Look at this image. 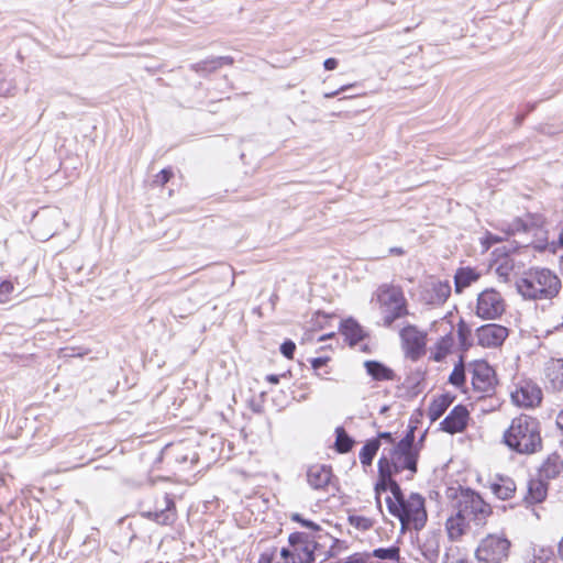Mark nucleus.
I'll return each instance as SVG.
<instances>
[{
  "label": "nucleus",
  "instance_id": "nucleus-1",
  "mask_svg": "<svg viewBox=\"0 0 563 563\" xmlns=\"http://www.w3.org/2000/svg\"><path fill=\"white\" fill-rule=\"evenodd\" d=\"M503 442L518 454L530 455L541 451L540 422L528 415L514 418L504 432Z\"/></svg>",
  "mask_w": 563,
  "mask_h": 563
},
{
  "label": "nucleus",
  "instance_id": "nucleus-2",
  "mask_svg": "<svg viewBox=\"0 0 563 563\" xmlns=\"http://www.w3.org/2000/svg\"><path fill=\"white\" fill-rule=\"evenodd\" d=\"M516 286L525 299L543 300L559 294L561 280L548 268H531L517 280Z\"/></svg>",
  "mask_w": 563,
  "mask_h": 563
},
{
  "label": "nucleus",
  "instance_id": "nucleus-3",
  "mask_svg": "<svg viewBox=\"0 0 563 563\" xmlns=\"http://www.w3.org/2000/svg\"><path fill=\"white\" fill-rule=\"evenodd\" d=\"M388 511L394 517L398 518L401 523V529L406 530L413 527L420 530L426 526L428 516L424 507V498L418 493H411L405 496L400 490V496L386 498Z\"/></svg>",
  "mask_w": 563,
  "mask_h": 563
},
{
  "label": "nucleus",
  "instance_id": "nucleus-4",
  "mask_svg": "<svg viewBox=\"0 0 563 563\" xmlns=\"http://www.w3.org/2000/svg\"><path fill=\"white\" fill-rule=\"evenodd\" d=\"M415 431L416 427H410L405 437L390 450L389 456H386L388 466L394 473L398 474L402 471H409L411 474L409 478H412L418 471L419 444L424 438L422 435L419 443H416Z\"/></svg>",
  "mask_w": 563,
  "mask_h": 563
},
{
  "label": "nucleus",
  "instance_id": "nucleus-5",
  "mask_svg": "<svg viewBox=\"0 0 563 563\" xmlns=\"http://www.w3.org/2000/svg\"><path fill=\"white\" fill-rule=\"evenodd\" d=\"M449 497L452 499L453 510H457L470 522L476 526L485 525L487 518L492 514V508L484 499L471 488H451Z\"/></svg>",
  "mask_w": 563,
  "mask_h": 563
},
{
  "label": "nucleus",
  "instance_id": "nucleus-6",
  "mask_svg": "<svg viewBox=\"0 0 563 563\" xmlns=\"http://www.w3.org/2000/svg\"><path fill=\"white\" fill-rule=\"evenodd\" d=\"M375 296L379 307L384 309L385 327H391L397 319L408 314L407 300L400 286L383 284Z\"/></svg>",
  "mask_w": 563,
  "mask_h": 563
},
{
  "label": "nucleus",
  "instance_id": "nucleus-7",
  "mask_svg": "<svg viewBox=\"0 0 563 563\" xmlns=\"http://www.w3.org/2000/svg\"><path fill=\"white\" fill-rule=\"evenodd\" d=\"M509 549L510 541L507 538L499 534H489L481 541L475 554L478 561L500 563L508 556Z\"/></svg>",
  "mask_w": 563,
  "mask_h": 563
},
{
  "label": "nucleus",
  "instance_id": "nucleus-8",
  "mask_svg": "<svg viewBox=\"0 0 563 563\" xmlns=\"http://www.w3.org/2000/svg\"><path fill=\"white\" fill-rule=\"evenodd\" d=\"M497 384L494 368L486 361L472 364V385L475 391L483 396L494 393Z\"/></svg>",
  "mask_w": 563,
  "mask_h": 563
},
{
  "label": "nucleus",
  "instance_id": "nucleus-9",
  "mask_svg": "<svg viewBox=\"0 0 563 563\" xmlns=\"http://www.w3.org/2000/svg\"><path fill=\"white\" fill-rule=\"evenodd\" d=\"M505 311L501 295L494 289H486L478 295L476 313L482 319L494 320Z\"/></svg>",
  "mask_w": 563,
  "mask_h": 563
},
{
  "label": "nucleus",
  "instance_id": "nucleus-10",
  "mask_svg": "<svg viewBox=\"0 0 563 563\" xmlns=\"http://www.w3.org/2000/svg\"><path fill=\"white\" fill-rule=\"evenodd\" d=\"M511 399L519 407L533 408L540 405L542 391L533 382L523 380L520 382L511 393Z\"/></svg>",
  "mask_w": 563,
  "mask_h": 563
},
{
  "label": "nucleus",
  "instance_id": "nucleus-11",
  "mask_svg": "<svg viewBox=\"0 0 563 563\" xmlns=\"http://www.w3.org/2000/svg\"><path fill=\"white\" fill-rule=\"evenodd\" d=\"M143 515L159 525H172L177 517L175 501L170 495L165 494L156 500L154 510L145 511Z\"/></svg>",
  "mask_w": 563,
  "mask_h": 563
},
{
  "label": "nucleus",
  "instance_id": "nucleus-12",
  "mask_svg": "<svg viewBox=\"0 0 563 563\" xmlns=\"http://www.w3.org/2000/svg\"><path fill=\"white\" fill-rule=\"evenodd\" d=\"M507 336L508 329L496 323L485 324L476 330L477 344L483 347H498Z\"/></svg>",
  "mask_w": 563,
  "mask_h": 563
},
{
  "label": "nucleus",
  "instance_id": "nucleus-13",
  "mask_svg": "<svg viewBox=\"0 0 563 563\" xmlns=\"http://www.w3.org/2000/svg\"><path fill=\"white\" fill-rule=\"evenodd\" d=\"M378 468V482L375 485V492L376 495H379L380 492H386L387 489L390 490L391 497L398 495L400 496V486L399 484L393 478L396 473H394L389 466L388 462L386 460V455H382L377 463Z\"/></svg>",
  "mask_w": 563,
  "mask_h": 563
},
{
  "label": "nucleus",
  "instance_id": "nucleus-14",
  "mask_svg": "<svg viewBox=\"0 0 563 563\" xmlns=\"http://www.w3.org/2000/svg\"><path fill=\"white\" fill-rule=\"evenodd\" d=\"M378 468V482L375 485V492L376 495H379L380 492H386L387 489L390 490L391 497L398 495L400 496V486L399 484L393 478L396 473H394L389 466L388 462L386 460V455H382L377 463Z\"/></svg>",
  "mask_w": 563,
  "mask_h": 563
},
{
  "label": "nucleus",
  "instance_id": "nucleus-15",
  "mask_svg": "<svg viewBox=\"0 0 563 563\" xmlns=\"http://www.w3.org/2000/svg\"><path fill=\"white\" fill-rule=\"evenodd\" d=\"M545 387L554 393L563 391V360L551 358L544 365Z\"/></svg>",
  "mask_w": 563,
  "mask_h": 563
},
{
  "label": "nucleus",
  "instance_id": "nucleus-16",
  "mask_svg": "<svg viewBox=\"0 0 563 563\" xmlns=\"http://www.w3.org/2000/svg\"><path fill=\"white\" fill-rule=\"evenodd\" d=\"M468 411L465 406L457 405L451 412L443 419L441 430L454 434L462 432L467 426Z\"/></svg>",
  "mask_w": 563,
  "mask_h": 563
},
{
  "label": "nucleus",
  "instance_id": "nucleus-17",
  "mask_svg": "<svg viewBox=\"0 0 563 563\" xmlns=\"http://www.w3.org/2000/svg\"><path fill=\"white\" fill-rule=\"evenodd\" d=\"M333 474L331 466L323 464H314L309 466L307 471V482L313 489H325L333 485Z\"/></svg>",
  "mask_w": 563,
  "mask_h": 563
},
{
  "label": "nucleus",
  "instance_id": "nucleus-18",
  "mask_svg": "<svg viewBox=\"0 0 563 563\" xmlns=\"http://www.w3.org/2000/svg\"><path fill=\"white\" fill-rule=\"evenodd\" d=\"M470 521L457 510H453L452 515L445 521V530L451 541H459L470 527Z\"/></svg>",
  "mask_w": 563,
  "mask_h": 563
},
{
  "label": "nucleus",
  "instance_id": "nucleus-19",
  "mask_svg": "<svg viewBox=\"0 0 563 563\" xmlns=\"http://www.w3.org/2000/svg\"><path fill=\"white\" fill-rule=\"evenodd\" d=\"M548 495V484L543 481L542 477L532 478L528 482L527 495L525 496V501L527 504L533 505L542 503Z\"/></svg>",
  "mask_w": 563,
  "mask_h": 563
},
{
  "label": "nucleus",
  "instance_id": "nucleus-20",
  "mask_svg": "<svg viewBox=\"0 0 563 563\" xmlns=\"http://www.w3.org/2000/svg\"><path fill=\"white\" fill-rule=\"evenodd\" d=\"M366 373L377 382L394 380L396 378L395 372L385 364L369 360L364 362Z\"/></svg>",
  "mask_w": 563,
  "mask_h": 563
},
{
  "label": "nucleus",
  "instance_id": "nucleus-21",
  "mask_svg": "<svg viewBox=\"0 0 563 563\" xmlns=\"http://www.w3.org/2000/svg\"><path fill=\"white\" fill-rule=\"evenodd\" d=\"M563 472V457L559 453H552L540 467L539 475L544 479H552Z\"/></svg>",
  "mask_w": 563,
  "mask_h": 563
},
{
  "label": "nucleus",
  "instance_id": "nucleus-22",
  "mask_svg": "<svg viewBox=\"0 0 563 563\" xmlns=\"http://www.w3.org/2000/svg\"><path fill=\"white\" fill-rule=\"evenodd\" d=\"M400 338L412 354L420 353L424 346L423 338L415 325H407L402 328L400 331Z\"/></svg>",
  "mask_w": 563,
  "mask_h": 563
},
{
  "label": "nucleus",
  "instance_id": "nucleus-23",
  "mask_svg": "<svg viewBox=\"0 0 563 563\" xmlns=\"http://www.w3.org/2000/svg\"><path fill=\"white\" fill-rule=\"evenodd\" d=\"M516 484L509 477H499L490 484L492 493L501 500L511 498L516 493Z\"/></svg>",
  "mask_w": 563,
  "mask_h": 563
},
{
  "label": "nucleus",
  "instance_id": "nucleus-24",
  "mask_svg": "<svg viewBox=\"0 0 563 563\" xmlns=\"http://www.w3.org/2000/svg\"><path fill=\"white\" fill-rule=\"evenodd\" d=\"M453 400L454 397L450 394H443L433 399L428 408V417L430 420L435 421L442 417Z\"/></svg>",
  "mask_w": 563,
  "mask_h": 563
},
{
  "label": "nucleus",
  "instance_id": "nucleus-25",
  "mask_svg": "<svg viewBox=\"0 0 563 563\" xmlns=\"http://www.w3.org/2000/svg\"><path fill=\"white\" fill-rule=\"evenodd\" d=\"M479 278V274L471 267L459 268L454 276L455 291L462 292L472 283Z\"/></svg>",
  "mask_w": 563,
  "mask_h": 563
},
{
  "label": "nucleus",
  "instance_id": "nucleus-26",
  "mask_svg": "<svg viewBox=\"0 0 563 563\" xmlns=\"http://www.w3.org/2000/svg\"><path fill=\"white\" fill-rule=\"evenodd\" d=\"M451 295V286L448 282L432 283L429 291V303L442 305Z\"/></svg>",
  "mask_w": 563,
  "mask_h": 563
},
{
  "label": "nucleus",
  "instance_id": "nucleus-27",
  "mask_svg": "<svg viewBox=\"0 0 563 563\" xmlns=\"http://www.w3.org/2000/svg\"><path fill=\"white\" fill-rule=\"evenodd\" d=\"M380 443L378 439L368 440L360 452V461L364 466H369L379 450Z\"/></svg>",
  "mask_w": 563,
  "mask_h": 563
},
{
  "label": "nucleus",
  "instance_id": "nucleus-28",
  "mask_svg": "<svg viewBox=\"0 0 563 563\" xmlns=\"http://www.w3.org/2000/svg\"><path fill=\"white\" fill-rule=\"evenodd\" d=\"M314 545L312 542L299 547L295 550V554L292 555V561H286L284 563H312L314 561Z\"/></svg>",
  "mask_w": 563,
  "mask_h": 563
},
{
  "label": "nucleus",
  "instance_id": "nucleus-29",
  "mask_svg": "<svg viewBox=\"0 0 563 563\" xmlns=\"http://www.w3.org/2000/svg\"><path fill=\"white\" fill-rule=\"evenodd\" d=\"M343 333L350 339L351 344H356L363 340V330L361 325L353 319L345 320L342 323Z\"/></svg>",
  "mask_w": 563,
  "mask_h": 563
},
{
  "label": "nucleus",
  "instance_id": "nucleus-30",
  "mask_svg": "<svg viewBox=\"0 0 563 563\" xmlns=\"http://www.w3.org/2000/svg\"><path fill=\"white\" fill-rule=\"evenodd\" d=\"M335 449L339 453H347L354 445V440L346 433L344 428L338 427L335 429Z\"/></svg>",
  "mask_w": 563,
  "mask_h": 563
},
{
  "label": "nucleus",
  "instance_id": "nucleus-31",
  "mask_svg": "<svg viewBox=\"0 0 563 563\" xmlns=\"http://www.w3.org/2000/svg\"><path fill=\"white\" fill-rule=\"evenodd\" d=\"M233 59L229 56H221L210 60H203L201 63L196 64V70L206 69V70H214L221 67L224 64H232Z\"/></svg>",
  "mask_w": 563,
  "mask_h": 563
},
{
  "label": "nucleus",
  "instance_id": "nucleus-32",
  "mask_svg": "<svg viewBox=\"0 0 563 563\" xmlns=\"http://www.w3.org/2000/svg\"><path fill=\"white\" fill-rule=\"evenodd\" d=\"M449 383L456 387H461L464 385L465 367L462 357L460 358V362L454 366L452 373L450 374Z\"/></svg>",
  "mask_w": 563,
  "mask_h": 563
},
{
  "label": "nucleus",
  "instance_id": "nucleus-33",
  "mask_svg": "<svg viewBox=\"0 0 563 563\" xmlns=\"http://www.w3.org/2000/svg\"><path fill=\"white\" fill-rule=\"evenodd\" d=\"M373 555L379 560L398 561L399 560V548H378L373 551Z\"/></svg>",
  "mask_w": 563,
  "mask_h": 563
},
{
  "label": "nucleus",
  "instance_id": "nucleus-34",
  "mask_svg": "<svg viewBox=\"0 0 563 563\" xmlns=\"http://www.w3.org/2000/svg\"><path fill=\"white\" fill-rule=\"evenodd\" d=\"M457 335L461 347L466 351L470 349L472 343L470 342L471 330L464 321H461L457 325Z\"/></svg>",
  "mask_w": 563,
  "mask_h": 563
},
{
  "label": "nucleus",
  "instance_id": "nucleus-35",
  "mask_svg": "<svg viewBox=\"0 0 563 563\" xmlns=\"http://www.w3.org/2000/svg\"><path fill=\"white\" fill-rule=\"evenodd\" d=\"M529 563H555L553 552L549 549L534 550L533 559Z\"/></svg>",
  "mask_w": 563,
  "mask_h": 563
},
{
  "label": "nucleus",
  "instance_id": "nucleus-36",
  "mask_svg": "<svg viewBox=\"0 0 563 563\" xmlns=\"http://www.w3.org/2000/svg\"><path fill=\"white\" fill-rule=\"evenodd\" d=\"M453 344L452 336H444L441 339V341L438 343V352L434 355L435 361L442 360L450 351L451 346Z\"/></svg>",
  "mask_w": 563,
  "mask_h": 563
},
{
  "label": "nucleus",
  "instance_id": "nucleus-37",
  "mask_svg": "<svg viewBox=\"0 0 563 563\" xmlns=\"http://www.w3.org/2000/svg\"><path fill=\"white\" fill-rule=\"evenodd\" d=\"M176 461L179 464L185 465L184 470H191V466L194 465V463H196L198 461V455H197L196 452H189V453H186V454H178L176 456Z\"/></svg>",
  "mask_w": 563,
  "mask_h": 563
},
{
  "label": "nucleus",
  "instance_id": "nucleus-38",
  "mask_svg": "<svg viewBox=\"0 0 563 563\" xmlns=\"http://www.w3.org/2000/svg\"><path fill=\"white\" fill-rule=\"evenodd\" d=\"M289 544L294 550H297L299 547H303L310 541H308V537L302 532H294L288 538Z\"/></svg>",
  "mask_w": 563,
  "mask_h": 563
},
{
  "label": "nucleus",
  "instance_id": "nucleus-39",
  "mask_svg": "<svg viewBox=\"0 0 563 563\" xmlns=\"http://www.w3.org/2000/svg\"><path fill=\"white\" fill-rule=\"evenodd\" d=\"M173 170L172 168H164L162 169L157 175H155L153 179V185L155 186H164L169 181V179L173 177Z\"/></svg>",
  "mask_w": 563,
  "mask_h": 563
},
{
  "label": "nucleus",
  "instance_id": "nucleus-40",
  "mask_svg": "<svg viewBox=\"0 0 563 563\" xmlns=\"http://www.w3.org/2000/svg\"><path fill=\"white\" fill-rule=\"evenodd\" d=\"M512 271V264L508 261V258H505L504 262H501L496 267V274L498 277H500L504 282L508 280V276L510 272Z\"/></svg>",
  "mask_w": 563,
  "mask_h": 563
},
{
  "label": "nucleus",
  "instance_id": "nucleus-41",
  "mask_svg": "<svg viewBox=\"0 0 563 563\" xmlns=\"http://www.w3.org/2000/svg\"><path fill=\"white\" fill-rule=\"evenodd\" d=\"M295 350H296V344L291 340H286L280 345V353L287 358L294 357Z\"/></svg>",
  "mask_w": 563,
  "mask_h": 563
},
{
  "label": "nucleus",
  "instance_id": "nucleus-42",
  "mask_svg": "<svg viewBox=\"0 0 563 563\" xmlns=\"http://www.w3.org/2000/svg\"><path fill=\"white\" fill-rule=\"evenodd\" d=\"M351 522L363 530L368 529L372 525L371 520L365 517H351Z\"/></svg>",
  "mask_w": 563,
  "mask_h": 563
},
{
  "label": "nucleus",
  "instance_id": "nucleus-43",
  "mask_svg": "<svg viewBox=\"0 0 563 563\" xmlns=\"http://www.w3.org/2000/svg\"><path fill=\"white\" fill-rule=\"evenodd\" d=\"M274 553H275V549L271 552H268V551L263 552L260 555L257 563H272L274 560Z\"/></svg>",
  "mask_w": 563,
  "mask_h": 563
},
{
  "label": "nucleus",
  "instance_id": "nucleus-44",
  "mask_svg": "<svg viewBox=\"0 0 563 563\" xmlns=\"http://www.w3.org/2000/svg\"><path fill=\"white\" fill-rule=\"evenodd\" d=\"M328 357H316L311 360V366L313 369H319L327 364Z\"/></svg>",
  "mask_w": 563,
  "mask_h": 563
},
{
  "label": "nucleus",
  "instance_id": "nucleus-45",
  "mask_svg": "<svg viewBox=\"0 0 563 563\" xmlns=\"http://www.w3.org/2000/svg\"><path fill=\"white\" fill-rule=\"evenodd\" d=\"M295 554V550H289L287 548H283L280 550V556L286 561H292V555Z\"/></svg>",
  "mask_w": 563,
  "mask_h": 563
},
{
  "label": "nucleus",
  "instance_id": "nucleus-46",
  "mask_svg": "<svg viewBox=\"0 0 563 563\" xmlns=\"http://www.w3.org/2000/svg\"><path fill=\"white\" fill-rule=\"evenodd\" d=\"M323 66L327 70H333L338 66V60L335 58H327L323 63Z\"/></svg>",
  "mask_w": 563,
  "mask_h": 563
},
{
  "label": "nucleus",
  "instance_id": "nucleus-47",
  "mask_svg": "<svg viewBox=\"0 0 563 563\" xmlns=\"http://www.w3.org/2000/svg\"><path fill=\"white\" fill-rule=\"evenodd\" d=\"M376 439H378L379 442H380V440H384L388 443L394 442V438L390 432H380V433H378V437Z\"/></svg>",
  "mask_w": 563,
  "mask_h": 563
},
{
  "label": "nucleus",
  "instance_id": "nucleus-48",
  "mask_svg": "<svg viewBox=\"0 0 563 563\" xmlns=\"http://www.w3.org/2000/svg\"><path fill=\"white\" fill-rule=\"evenodd\" d=\"M347 88H349V86H342L340 89H338L335 91H329V92L324 93V98H334L340 92L345 91Z\"/></svg>",
  "mask_w": 563,
  "mask_h": 563
},
{
  "label": "nucleus",
  "instance_id": "nucleus-49",
  "mask_svg": "<svg viewBox=\"0 0 563 563\" xmlns=\"http://www.w3.org/2000/svg\"><path fill=\"white\" fill-rule=\"evenodd\" d=\"M301 525H302L303 527L310 528V529H312V530H319V526H318L317 523H314L313 521H310V520H306V519H303V520L301 521Z\"/></svg>",
  "mask_w": 563,
  "mask_h": 563
},
{
  "label": "nucleus",
  "instance_id": "nucleus-50",
  "mask_svg": "<svg viewBox=\"0 0 563 563\" xmlns=\"http://www.w3.org/2000/svg\"><path fill=\"white\" fill-rule=\"evenodd\" d=\"M12 289V284L10 282H2L0 284V292H9Z\"/></svg>",
  "mask_w": 563,
  "mask_h": 563
},
{
  "label": "nucleus",
  "instance_id": "nucleus-51",
  "mask_svg": "<svg viewBox=\"0 0 563 563\" xmlns=\"http://www.w3.org/2000/svg\"><path fill=\"white\" fill-rule=\"evenodd\" d=\"M388 253L390 255L401 256L405 254V251L401 247H390Z\"/></svg>",
  "mask_w": 563,
  "mask_h": 563
},
{
  "label": "nucleus",
  "instance_id": "nucleus-52",
  "mask_svg": "<svg viewBox=\"0 0 563 563\" xmlns=\"http://www.w3.org/2000/svg\"><path fill=\"white\" fill-rule=\"evenodd\" d=\"M514 227H515V229H514L512 231H515V230H517V231H519V230H523V231H526V230H527L526 224H525L521 220H519V219H517V220L514 222Z\"/></svg>",
  "mask_w": 563,
  "mask_h": 563
},
{
  "label": "nucleus",
  "instance_id": "nucleus-53",
  "mask_svg": "<svg viewBox=\"0 0 563 563\" xmlns=\"http://www.w3.org/2000/svg\"><path fill=\"white\" fill-rule=\"evenodd\" d=\"M266 380L272 384H278L279 383V376L275 374H271L266 376Z\"/></svg>",
  "mask_w": 563,
  "mask_h": 563
},
{
  "label": "nucleus",
  "instance_id": "nucleus-54",
  "mask_svg": "<svg viewBox=\"0 0 563 563\" xmlns=\"http://www.w3.org/2000/svg\"><path fill=\"white\" fill-rule=\"evenodd\" d=\"M556 426L563 431V410L556 417Z\"/></svg>",
  "mask_w": 563,
  "mask_h": 563
},
{
  "label": "nucleus",
  "instance_id": "nucleus-55",
  "mask_svg": "<svg viewBox=\"0 0 563 563\" xmlns=\"http://www.w3.org/2000/svg\"><path fill=\"white\" fill-rule=\"evenodd\" d=\"M525 117H526V113H522V114H518L516 118H515V124L517 126L521 125L523 120H525Z\"/></svg>",
  "mask_w": 563,
  "mask_h": 563
},
{
  "label": "nucleus",
  "instance_id": "nucleus-56",
  "mask_svg": "<svg viewBox=\"0 0 563 563\" xmlns=\"http://www.w3.org/2000/svg\"><path fill=\"white\" fill-rule=\"evenodd\" d=\"M345 563H363V561L361 559H357L355 556H351L347 559V561Z\"/></svg>",
  "mask_w": 563,
  "mask_h": 563
},
{
  "label": "nucleus",
  "instance_id": "nucleus-57",
  "mask_svg": "<svg viewBox=\"0 0 563 563\" xmlns=\"http://www.w3.org/2000/svg\"><path fill=\"white\" fill-rule=\"evenodd\" d=\"M291 519H292L294 521H297V522H300V523H301V521L303 520V518H302L299 514H294V515H292V517H291Z\"/></svg>",
  "mask_w": 563,
  "mask_h": 563
},
{
  "label": "nucleus",
  "instance_id": "nucleus-58",
  "mask_svg": "<svg viewBox=\"0 0 563 563\" xmlns=\"http://www.w3.org/2000/svg\"><path fill=\"white\" fill-rule=\"evenodd\" d=\"M172 313L175 318H184L185 314L180 313L179 311H177V309H173L172 310Z\"/></svg>",
  "mask_w": 563,
  "mask_h": 563
},
{
  "label": "nucleus",
  "instance_id": "nucleus-59",
  "mask_svg": "<svg viewBox=\"0 0 563 563\" xmlns=\"http://www.w3.org/2000/svg\"><path fill=\"white\" fill-rule=\"evenodd\" d=\"M534 108H536V103H528V104H527V112H531V111H533V110H534Z\"/></svg>",
  "mask_w": 563,
  "mask_h": 563
},
{
  "label": "nucleus",
  "instance_id": "nucleus-60",
  "mask_svg": "<svg viewBox=\"0 0 563 563\" xmlns=\"http://www.w3.org/2000/svg\"><path fill=\"white\" fill-rule=\"evenodd\" d=\"M559 242L563 245V230L559 234Z\"/></svg>",
  "mask_w": 563,
  "mask_h": 563
},
{
  "label": "nucleus",
  "instance_id": "nucleus-61",
  "mask_svg": "<svg viewBox=\"0 0 563 563\" xmlns=\"http://www.w3.org/2000/svg\"><path fill=\"white\" fill-rule=\"evenodd\" d=\"M2 514V508L0 507V515Z\"/></svg>",
  "mask_w": 563,
  "mask_h": 563
}]
</instances>
